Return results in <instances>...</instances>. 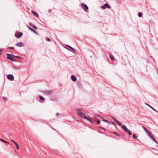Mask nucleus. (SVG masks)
I'll return each instance as SVG.
<instances>
[{
	"label": "nucleus",
	"instance_id": "1",
	"mask_svg": "<svg viewBox=\"0 0 158 158\" xmlns=\"http://www.w3.org/2000/svg\"><path fill=\"white\" fill-rule=\"evenodd\" d=\"M6 55L8 56L7 57V59L10 60L11 61H15L14 59L13 58L15 56L12 54H6Z\"/></svg>",
	"mask_w": 158,
	"mask_h": 158
},
{
	"label": "nucleus",
	"instance_id": "2",
	"mask_svg": "<svg viewBox=\"0 0 158 158\" xmlns=\"http://www.w3.org/2000/svg\"><path fill=\"white\" fill-rule=\"evenodd\" d=\"M52 92V90L48 91L45 90L43 91V93L46 95H51Z\"/></svg>",
	"mask_w": 158,
	"mask_h": 158
},
{
	"label": "nucleus",
	"instance_id": "3",
	"mask_svg": "<svg viewBox=\"0 0 158 158\" xmlns=\"http://www.w3.org/2000/svg\"><path fill=\"white\" fill-rule=\"evenodd\" d=\"M22 35V33L20 32H16L15 35V36L17 38H20Z\"/></svg>",
	"mask_w": 158,
	"mask_h": 158
},
{
	"label": "nucleus",
	"instance_id": "4",
	"mask_svg": "<svg viewBox=\"0 0 158 158\" xmlns=\"http://www.w3.org/2000/svg\"><path fill=\"white\" fill-rule=\"evenodd\" d=\"M82 8L85 11H86L89 9L88 6L85 4L82 3L81 4Z\"/></svg>",
	"mask_w": 158,
	"mask_h": 158
},
{
	"label": "nucleus",
	"instance_id": "5",
	"mask_svg": "<svg viewBox=\"0 0 158 158\" xmlns=\"http://www.w3.org/2000/svg\"><path fill=\"white\" fill-rule=\"evenodd\" d=\"M7 79L10 81H12L14 80V77L12 75L9 74L7 76Z\"/></svg>",
	"mask_w": 158,
	"mask_h": 158
},
{
	"label": "nucleus",
	"instance_id": "6",
	"mask_svg": "<svg viewBox=\"0 0 158 158\" xmlns=\"http://www.w3.org/2000/svg\"><path fill=\"white\" fill-rule=\"evenodd\" d=\"M106 7L109 9H110L111 8V7L110 5L107 3H106L103 6H101V8L103 9H105Z\"/></svg>",
	"mask_w": 158,
	"mask_h": 158
},
{
	"label": "nucleus",
	"instance_id": "7",
	"mask_svg": "<svg viewBox=\"0 0 158 158\" xmlns=\"http://www.w3.org/2000/svg\"><path fill=\"white\" fill-rule=\"evenodd\" d=\"M15 46L19 47H23L24 45V43L22 42H20L16 44L15 45Z\"/></svg>",
	"mask_w": 158,
	"mask_h": 158
},
{
	"label": "nucleus",
	"instance_id": "8",
	"mask_svg": "<svg viewBox=\"0 0 158 158\" xmlns=\"http://www.w3.org/2000/svg\"><path fill=\"white\" fill-rule=\"evenodd\" d=\"M78 115L80 116L81 118L83 119H85L86 116L85 114L83 112L80 113V114H78Z\"/></svg>",
	"mask_w": 158,
	"mask_h": 158
},
{
	"label": "nucleus",
	"instance_id": "9",
	"mask_svg": "<svg viewBox=\"0 0 158 158\" xmlns=\"http://www.w3.org/2000/svg\"><path fill=\"white\" fill-rule=\"evenodd\" d=\"M28 27L29 29L31 31H32L33 32L36 34H38V33L34 29L29 26H28Z\"/></svg>",
	"mask_w": 158,
	"mask_h": 158
},
{
	"label": "nucleus",
	"instance_id": "10",
	"mask_svg": "<svg viewBox=\"0 0 158 158\" xmlns=\"http://www.w3.org/2000/svg\"><path fill=\"white\" fill-rule=\"evenodd\" d=\"M77 110V114L78 115L80 114V113H81L82 110V108H78L76 109Z\"/></svg>",
	"mask_w": 158,
	"mask_h": 158
},
{
	"label": "nucleus",
	"instance_id": "11",
	"mask_svg": "<svg viewBox=\"0 0 158 158\" xmlns=\"http://www.w3.org/2000/svg\"><path fill=\"white\" fill-rule=\"evenodd\" d=\"M145 104L147 106H148L149 107H150L151 109H152L154 111L157 112V111L156 110V109L154 108L153 107L151 106L150 105H149L147 103H145Z\"/></svg>",
	"mask_w": 158,
	"mask_h": 158
},
{
	"label": "nucleus",
	"instance_id": "12",
	"mask_svg": "<svg viewBox=\"0 0 158 158\" xmlns=\"http://www.w3.org/2000/svg\"><path fill=\"white\" fill-rule=\"evenodd\" d=\"M31 12L36 17H38L39 16L38 15L36 12L33 11V10H32Z\"/></svg>",
	"mask_w": 158,
	"mask_h": 158
},
{
	"label": "nucleus",
	"instance_id": "13",
	"mask_svg": "<svg viewBox=\"0 0 158 158\" xmlns=\"http://www.w3.org/2000/svg\"><path fill=\"white\" fill-rule=\"evenodd\" d=\"M122 128L124 129L126 132L128 130L127 127L124 125H123L121 127Z\"/></svg>",
	"mask_w": 158,
	"mask_h": 158
},
{
	"label": "nucleus",
	"instance_id": "14",
	"mask_svg": "<svg viewBox=\"0 0 158 158\" xmlns=\"http://www.w3.org/2000/svg\"><path fill=\"white\" fill-rule=\"evenodd\" d=\"M71 79L73 81H76V78L74 75H72L71 77Z\"/></svg>",
	"mask_w": 158,
	"mask_h": 158
},
{
	"label": "nucleus",
	"instance_id": "15",
	"mask_svg": "<svg viewBox=\"0 0 158 158\" xmlns=\"http://www.w3.org/2000/svg\"><path fill=\"white\" fill-rule=\"evenodd\" d=\"M67 46L69 48H70V49H72V50H73V52H76V50L74 48H72V47H71L69 45H67Z\"/></svg>",
	"mask_w": 158,
	"mask_h": 158
},
{
	"label": "nucleus",
	"instance_id": "16",
	"mask_svg": "<svg viewBox=\"0 0 158 158\" xmlns=\"http://www.w3.org/2000/svg\"><path fill=\"white\" fill-rule=\"evenodd\" d=\"M85 119H86L87 120L89 121L90 123H92V120L90 117L88 118L86 116V118Z\"/></svg>",
	"mask_w": 158,
	"mask_h": 158
},
{
	"label": "nucleus",
	"instance_id": "17",
	"mask_svg": "<svg viewBox=\"0 0 158 158\" xmlns=\"http://www.w3.org/2000/svg\"><path fill=\"white\" fill-rule=\"evenodd\" d=\"M142 128L144 129V130L145 131L146 133L148 132V130L144 126H142Z\"/></svg>",
	"mask_w": 158,
	"mask_h": 158
},
{
	"label": "nucleus",
	"instance_id": "18",
	"mask_svg": "<svg viewBox=\"0 0 158 158\" xmlns=\"http://www.w3.org/2000/svg\"><path fill=\"white\" fill-rule=\"evenodd\" d=\"M110 117L113 119L114 121L115 122H116V121H117L115 117L112 116H111Z\"/></svg>",
	"mask_w": 158,
	"mask_h": 158
},
{
	"label": "nucleus",
	"instance_id": "19",
	"mask_svg": "<svg viewBox=\"0 0 158 158\" xmlns=\"http://www.w3.org/2000/svg\"><path fill=\"white\" fill-rule=\"evenodd\" d=\"M102 121L104 122H106V123H110V121L106 120V119H102Z\"/></svg>",
	"mask_w": 158,
	"mask_h": 158
},
{
	"label": "nucleus",
	"instance_id": "20",
	"mask_svg": "<svg viewBox=\"0 0 158 158\" xmlns=\"http://www.w3.org/2000/svg\"><path fill=\"white\" fill-rule=\"evenodd\" d=\"M149 136V137H151V136L152 135L151 134V133L148 131V132H147L146 133Z\"/></svg>",
	"mask_w": 158,
	"mask_h": 158
},
{
	"label": "nucleus",
	"instance_id": "21",
	"mask_svg": "<svg viewBox=\"0 0 158 158\" xmlns=\"http://www.w3.org/2000/svg\"><path fill=\"white\" fill-rule=\"evenodd\" d=\"M0 140L2 141V142H3L4 143H9L7 141H5L3 139H2L1 138H0Z\"/></svg>",
	"mask_w": 158,
	"mask_h": 158
},
{
	"label": "nucleus",
	"instance_id": "22",
	"mask_svg": "<svg viewBox=\"0 0 158 158\" xmlns=\"http://www.w3.org/2000/svg\"><path fill=\"white\" fill-rule=\"evenodd\" d=\"M39 97L40 98L43 100V101H45V99L42 96H39Z\"/></svg>",
	"mask_w": 158,
	"mask_h": 158
},
{
	"label": "nucleus",
	"instance_id": "23",
	"mask_svg": "<svg viewBox=\"0 0 158 158\" xmlns=\"http://www.w3.org/2000/svg\"><path fill=\"white\" fill-rule=\"evenodd\" d=\"M126 132H127L130 135H131L132 134V133L129 130H128Z\"/></svg>",
	"mask_w": 158,
	"mask_h": 158
},
{
	"label": "nucleus",
	"instance_id": "24",
	"mask_svg": "<svg viewBox=\"0 0 158 158\" xmlns=\"http://www.w3.org/2000/svg\"><path fill=\"white\" fill-rule=\"evenodd\" d=\"M116 123L119 126H121L122 125L121 123H120L118 121H116Z\"/></svg>",
	"mask_w": 158,
	"mask_h": 158
},
{
	"label": "nucleus",
	"instance_id": "25",
	"mask_svg": "<svg viewBox=\"0 0 158 158\" xmlns=\"http://www.w3.org/2000/svg\"><path fill=\"white\" fill-rule=\"evenodd\" d=\"M138 16L139 17H141L142 16V13L141 12H140L139 13V14H138Z\"/></svg>",
	"mask_w": 158,
	"mask_h": 158
},
{
	"label": "nucleus",
	"instance_id": "26",
	"mask_svg": "<svg viewBox=\"0 0 158 158\" xmlns=\"http://www.w3.org/2000/svg\"><path fill=\"white\" fill-rule=\"evenodd\" d=\"M132 137L135 139H136L137 138V136L135 134H133L132 135Z\"/></svg>",
	"mask_w": 158,
	"mask_h": 158
},
{
	"label": "nucleus",
	"instance_id": "27",
	"mask_svg": "<svg viewBox=\"0 0 158 158\" xmlns=\"http://www.w3.org/2000/svg\"><path fill=\"white\" fill-rule=\"evenodd\" d=\"M110 59L112 60H114V58L113 57V56H112L110 54Z\"/></svg>",
	"mask_w": 158,
	"mask_h": 158
},
{
	"label": "nucleus",
	"instance_id": "28",
	"mask_svg": "<svg viewBox=\"0 0 158 158\" xmlns=\"http://www.w3.org/2000/svg\"><path fill=\"white\" fill-rule=\"evenodd\" d=\"M113 133L114 134L116 135L117 136H120V135L118 134L117 133L115 132H114Z\"/></svg>",
	"mask_w": 158,
	"mask_h": 158
},
{
	"label": "nucleus",
	"instance_id": "29",
	"mask_svg": "<svg viewBox=\"0 0 158 158\" xmlns=\"http://www.w3.org/2000/svg\"><path fill=\"white\" fill-rule=\"evenodd\" d=\"M16 145L17 148L18 150L19 149V146L18 144L16 143V144H15Z\"/></svg>",
	"mask_w": 158,
	"mask_h": 158
},
{
	"label": "nucleus",
	"instance_id": "30",
	"mask_svg": "<svg viewBox=\"0 0 158 158\" xmlns=\"http://www.w3.org/2000/svg\"><path fill=\"white\" fill-rule=\"evenodd\" d=\"M3 98L5 101H6L7 100V98L6 97H3Z\"/></svg>",
	"mask_w": 158,
	"mask_h": 158
},
{
	"label": "nucleus",
	"instance_id": "31",
	"mask_svg": "<svg viewBox=\"0 0 158 158\" xmlns=\"http://www.w3.org/2000/svg\"><path fill=\"white\" fill-rule=\"evenodd\" d=\"M8 49H14V48L13 47H9L8 48Z\"/></svg>",
	"mask_w": 158,
	"mask_h": 158
},
{
	"label": "nucleus",
	"instance_id": "32",
	"mask_svg": "<svg viewBox=\"0 0 158 158\" xmlns=\"http://www.w3.org/2000/svg\"><path fill=\"white\" fill-rule=\"evenodd\" d=\"M156 143H158L157 142V141H156V139H155V138H154V139H152Z\"/></svg>",
	"mask_w": 158,
	"mask_h": 158
},
{
	"label": "nucleus",
	"instance_id": "33",
	"mask_svg": "<svg viewBox=\"0 0 158 158\" xmlns=\"http://www.w3.org/2000/svg\"><path fill=\"white\" fill-rule=\"evenodd\" d=\"M32 27L34 28L35 29H37V27H36V26H35V25H33V26H32Z\"/></svg>",
	"mask_w": 158,
	"mask_h": 158
},
{
	"label": "nucleus",
	"instance_id": "34",
	"mask_svg": "<svg viewBox=\"0 0 158 158\" xmlns=\"http://www.w3.org/2000/svg\"><path fill=\"white\" fill-rule=\"evenodd\" d=\"M11 141L14 143H15V144H16L17 143L14 140H13V139H11Z\"/></svg>",
	"mask_w": 158,
	"mask_h": 158
},
{
	"label": "nucleus",
	"instance_id": "35",
	"mask_svg": "<svg viewBox=\"0 0 158 158\" xmlns=\"http://www.w3.org/2000/svg\"><path fill=\"white\" fill-rule=\"evenodd\" d=\"M14 57H15L16 58H21V57L18 56H15Z\"/></svg>",
	"mask_w": 158,
	"mask_h": 158
},
{
	"label": "nucleus",
	"instance_id": "36",
	"mask_svg": "<svg viewBox=\"0 0 158 158\" xmlns=\"http://www.w3.org/2000/svg\"><path fill=\"white\" fill-rule=\"evenodd\" d=\"M97 123L98 124H100V121L99 120H98L97 121Z\"/></svg>",
	"mask_w": 158,
	"mask_h": 158
},
{
	"label": "nucleus",
	"instance_id": "37",
	"mask_svg": "<svg viewBox=\"0 0 158 158\" xmlns=\"http://www.w3.org/2000/svg\"><path fill=\"white\" fill-rule=\"evenodd\" d=\"M46 40L48 41H49L50 40V39L48 38H46Z\"/></svg>",
	"mask_w": 158,
	"mask_h": 158
},
{
	"label": "nucleus",
	"instance_id": "38",
	"mask_svg": "<svg viewBox=\"0 0 158 158\" xmlns=\"http://www.w3.org/2000/svg\"><path fill=\"white\" fill-rule=\"evenodd\" d=\"M152 139H154V137H153V136L152 135V136H151V137H150Z\"/></svg>",
	"mask_w": 158,
	"mask_h": 158
},
{
	"label": "nucleus",
	"instance_id": "39",
	"mask_svg": "<svg viewBox=\"0 0 158 158\" xmlns=\"http://www.w3.org/2000/svg\"><path fill=\"white\" fill-rule=\"evenodd\" d=\"M2 50H0V56L2 54Z\"/></svg>",
	"mask_w": 158,
	"mask_h": 158
},
{
	"label": "nucleus",
	"instance_id": "40",
	"mask_svg": "<svg viewBox=\"0 0 158 158\" xmlns=\"http://www.w3.org/2000/svg\"><path fill=\"white\" fill-rule=\"evenodd\" d=\"M48 12L49 13H51V10H48Z\"/></svg>",
	"mask_w": 158,
	"mask_h": 158
},
{
	"label": "nucleus",
	"instance_id": "41",
	"mask_svg": "<svg viewBox=\"0 0 158 158\" xmlns=\"http://www.w3.org/2000/svg\"><path fill=\"white\" fill-rule=\"evenodd\" d=\"M100 128H101V129H102V130H104V129H105L104 128H103V127H100Z\"/></svg>",
	"mask_w": 158,
	"mask_h": 158
},
{
	"label": "nucleus",
	"instance_id": "42",
	"mask_svg": "<svg viewBox=\"0 0 158 158\" xmlns=\"http://www.w3.org/2000/svg\"><path fill=\"white\" fill-rule=\"evenodd\" d=\"M59 113H57L56 114V116H58V115H59Z\"/></svg>",
	"mask_w": 158,
	"mask_h": 158
},
{
	"label": "nucleus",
	"instance_id": "43",
	"mask_svg": "<svg viewBox=\"0 0 158 158\" xmlns=\"http://www.w3.org/2000/svg\"><path fill=\"white\" fill-rule=\"evenodd\" d=\"M98 117H100V116L99 115H98Z\"/></svg>",
	"mask_w": 158,
	"mask_h": 158
}]
</instances>
